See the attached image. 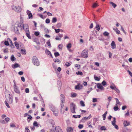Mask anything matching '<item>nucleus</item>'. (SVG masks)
I'll use <instances>...</instances> for the list:
<instances>
[{
	"label": "nucleus",
	"instance_id": "nucleus-43",
	"mask_svg": "<svg viewBox=\"0 0 132 132\" xmlns=\"http://www.w3.org/2000/svg\"><path fill=\"white\" fill-rule=\"evenodd\" d=\"M53 112L54 113V114L55 116H58V114L57 112L55 111H53Z\"/></svg>",
	"mask_w": 132,
	"mask_h": 132
},
{
	"label": "nucleus",
	"instance_id": "nucleus-36",
	"mask_svg": "<svg viewBox=\"0 0 132 132\" xmlns=\"http://www.w3.org/2000/svg\"><path fill=\"white\" fill-rule=\"evenodd\" d=\"M110 87L113 90H114L115 88H116V86L114 85H111Z\"/></svg>",
	"mask_w": 132,
	"mask_h": 132
},
{
	"label": "nucleus",
	"instance_id": "nucleus-12",
	"mask_svg": "<svg viewBox=\"0 0 132 132\" xmlns=\"http://www.w3.org/2000/svg\"><path fill=\"white\" fill-rule=\"evenodd\" d=\"M123 125L125 127H126L129 125L130 122L126 120H125L123 121Z\"/></svg>",
	"mask_w": 132,
	"mask_h": 132
},
{
	"label": "nucleus",
	"instance_id": "nucleus-54",
	"mask_svg": "<svg viewBox=\"0 0 132 132\" xmlns=\"http://www.w3.org/2000/svg\"><path fill=\"white\" fill-rule=\"evenodd\" d=\"M5 104L6 105V106L8 108H10V106L9 105L8 103L6 101H5Z\"/></svg>",
	"mask_w": 132,
	"mask_h": 132
},
{
	"label": "nucleus",
	"instance_id": "nucleus-39",
	"mask_svg": "<svg viewBox=\"0 0 132 132\" xmlns=\"http://www.w3.org/2000/svg\"><path fill=\"white\" fill-rule=\"evenodd\" d=\"M95 28L98 31H99L100 29V27L98 25H96L95 27Z\"/></svg>",
	"mask_w": 132,
	"mask_h": 132
},
{
	"label": "nucleus",
	"instance_id": "nucleus-42",
	"mask_svg": "<svg viewBox=\"0 0 132 132\" xmlns=\"http://www.w3.org/2000/svg\"><path fill=\"white\" fill-rule=\"evenodd\" d=\"M91 122L90 121H89L88 122V126L89 127L92 128V126L91 125Z\"/></svg>",
	"mask_w": 132,
	"mask_h": 132
},
{
	"label": "nucleus",
	"instance_id": "nucleus-21",
	"mask_svg": "<svg viewBox=\"0 0 132 132\" xmlns=\"http://www.w3.org/2000/svg\"><path fill=\"white\" fill-rule=\"evenodd\" d=\"M113 29L116 31V33L118 34H120V31L117 28H116L115 29L113 28Z\"/></svg>",
	"mask_w": 132,
	"mask_h": 132
},
{
	"label": "nucleus",
	"instance_id": "nucleus-2",
	"mask_svg": "<svg viewBox=\"0 0 132 132\" xmlns=\"http://www.w3.org/2000/svg\"><path fill=\"white\" fill-rule=\"evenodd\" d=\"M32 63L35 65L38 66L39 65L40 63L38 58L35 56H33L32 58Z\"/></svg>",
	"mask_w": 132,
	"mask_h": 132
},
{
	"label": "nucleus",
	"instance_id": "nucleus-14",
	"mask_svg": "<svg viewBox=\"0 0 132 132\" xmlns=\"http://www.w3.org/2000/svg\"><path fill=\"white\" fill-rule=\"evenodd\" d=\"M45 52L46 54L48 55H50L51 57L52 58H53V57L52 55L51 52L50 51L46 49L45 50Z\"/></svg>",
	"mask_w": 132,
	"mask_h": 132
},
{
	"label": "nucleus",
	"instance_id": "nucleus-40",
	"mask_svg": "<svg viewBox=\"0 0 132 132\" xmlns=\"http://www.w3.org/2000/svg\"><path fill=\"white\" fill-rule=\"evenodd\" d=\"M73 117L74 118H80L81 117V116L80 115H73Z\"/></svg>",
	"mask_w": 132,
	"mask_h": 132
},
{
	"label": "nucleus",
	"instance_id": "nucleus-57",
	"mask_svg": "<svg viewBox=\"0 0 132 132\" xmlns=\"http://www.w3.org/2000/svg\"><path fill=\"white\" fill-rule=\"evenodd\" d=\"M55 39L56 40H60L61 39V38L59 36H57L55 38Z\"/></svg>",
	"mask_w": 132,
	"mask_h": 132
},
{
	"label": "nucleus",
	"instance_id": "nucleus-19",
	"mask_svg": "<svg viewBox=\"0 0 132 132\" xmlns=\"http://www.w3.org/2000/svg\"><path fill=\"white\" fill-rule=\"evenodd\" d=\"M21 51L22 54H23L25 55L26 54V51L25 49H22L21 50Z\"/></svg>",
	"mask_w": 132,
	"mask_h": 132
},
{
	"label": "nucleus",
	"instance_id": "nucleus-10",
	"mask_svg": "<svg viewBox=\"0 0 132 132\" xmlns=\"http://www.w3.org/2000/svg\"><path fill=\"white\" fill-rule=\"evenodd\" d=\"M55 130L57 132H63L61 128L58 126L55 127Z\"/></svg>",
	"mask_w": 132,
	"mask_h": 132
},
{
	"label": "nucleus",
	"instance_id": "nucleus-16",
	"mask_svg": "<svg viewBox=\"0 0 132 132\" xmlns=\"http://www.w3.org/2000/svg\"><path fill=\"white\" fill-rule=\"evenodd\" d=\"M67 132H73V129L71 127H68L67 129Z\"/></svg>",
	"mask_w": 132,
	"mask_h": 132
},
{
	"label": "nucleus",
	"instance_id": "nucleus-46",
	"mask_svg": "<svg viewBox=\"0 0 132 132\" xmlns=\"http://www.w3.org/2000/svg\"><path fill=\"white\" fill-rule=\"evenodd\" d=\"M3 50L4 53H6L8 52V49L7 48H5L3 49Z\"/></svg>",
	"mask_w": 132,
	"mask_h": 132
},
{
	"label": "nucleus",
	"instance_id": "nucleus-48",
	"mask_svg": "<svg viewBox=\"0 0 132 132\" xmlns=\"http://www.w3.org/2000/svg\"><path fill=\"white\" fill-rule=\"evenodd\" d=\"M4 44L5 45L8 46L9 45V42L7 41H5L4 43Z\"/></svg>",
	"mask_w": 132,
	"mask_h": 132
},
{
	"label": "nucleus",
	"instance_id": "nucleus-7",
	"mask_svg": "<svg viewBox=\"0 0 132 132\" xmlns=\"http://www.w3.org/2000/svg\"><path fill=\"white\" fill-rule=\"evenodd\" d=\"M75 105L73 103H72L70 106V109L71 112L73 113H75Z\"/></svg>",
	"mask_w": 132,
	"mask_h": 132
},
{
	"label": "nucleus",
	"instance_id": "nucleus-5",
	"mask_svg": "<svg viewBox=\"0 0 132 132\" xmlns=\"http://www.w3.org/2000/svg\"><path fill=\"white\" fill-rule=\"evenodd\" d=\"M88 51L87 50L85 49L83 51L81 54V56L82 57L87 58L88 57Z\"/></svg>",
	"mask_w": 132,
	"mask_h": 132
},
{
	"label": "nucleus",
	"instance_id": "nucleus-8",
	"mask_svg": "<svg viewBox=\"0 0 132 132\" xmlns=\"http://www.w3.org/2000/svg\"><path fill=\"white\" fill-rule=\"evenodd\" d=\"M13 87L14 91L16 93L19 94L20 92L18 89L17 86H16L15 83H14L13 86Z\"/></svg>",
	"mask_w": 132,
	"mask_h": 132
},
{
	"label": "nucleus",
	"instance_id": "nucleus-59",
	"mask_svg": "<svg viewBox=\"0 0 132 132\" xmlns=\"http://www.w3.org/2000/svg\"><path fill=\"white\" fill-rule=\"evenodd\" d=\"M113 109L115 111H117L118 110L119 108L118 106H114V107Z\"/></svg>",
	"mask_w": 132,
	"mask_h": 132
},
{
	"label": "nucleus",
	"instance_id": "nucleus-52",
	"mask_svg": "<svg viewBox=\"0 0 132 132\" xmlns=\"http://www.w3.org/2000/svg\"><path fill=\"white\" fill-rule=\"evenodd\" d=\"M55 31L56 33H58L60 31V29H55Z\"/></svg>",
	"mask_w": 132,
	"mask_h": 132
},
{
	"label": "nucleus",
	"instance_id": "nucleus-61",
	"mask_svg": "<svg viewBox=\"0 0 132 132\" xmlns=\"http://www.w3.org/2000/svg\"><path fill=\"white\" fill-rule=\"evenodd\" d=\"M25 92L26 93H29V89L28 88H26L25 90Z\"/></svg>",
	"mask_w": 132,
	"mask_h": 132
},
{
	"label": "nucleus",
	"instance_id": "nucleus-15",
	"mask_svg": "<svg viewBox=\"0 0 132 132\" xmlns=\"http://www.w3.org/2000/svg\"><path fill=\"white\" fill-rule=\"evenodd\" d=\"M26 32V36L29 39H31V37L30 35L29 31H27Z\"/></svg>",
	"mask_w": 132,
	"mask_h": 132
},
{
	"label": "nucleus",
	"instance_id": "nucleus-4",
	"mask_svg": "<svg viewBox=\"0 0 132 132\" xmlns=\"http://www.w3.org/2000/svg\"><path fill=\"white\" fill-rule=\"evenodd\" d=\"M11 9L17 12H20L21 11V8L20 6H15L14 5H12L11 7Z\"/></svg>",
	"mask_w": 132,
	"mask_h": 132
},
{
	"label": "nucleus",
	"instance_id": "nucleus-13",
	"mask_svg": "<svg viewBox=\"0 0 132 132\" xmlns=\"http://www.w3.org/2000/svg\"><path fill=\"white\" fill-rule=\"evenodd\" d=\"M111 47L112 48L114 49L116 48V44L114 41H113L111 43Z\"/></svg>",
	"mask_w": 132,
	"mask_h": 132
},
{
	"label": "nucleus",
	"instance_id": "nucleus-62",
	"mask_svg": "<svg viewBox=\"0 0 132 132\" xmlns=\"http://www.w3.org/2000/svg\"><path fill=\"white\" fill-rule=\"evenodd\" d=\"M97 101V99L96 98H93V102H96Z\"/></svg>",
	"mask_w": 132,
	"mask_h": 132
},
{
	"label": "nucleus",
	"instance_id": "nucleus-51",
	"mask_svg": "<svg viewBox=\"0 0 132 132\" xmlns=\"http://www.w3.org/2000/svg\"><path fill=\"white\" fill-rule=\"evenodd\" d=\"M57 20V19L56 18H53L52 20V22L53 23H54Z\"/></svg>",
	"mask_w": 132,
	"mask_h": 132
},
{
	"label": "nucleus",
	"instance_id": "nucleus-11",
	"mask_svg": "<svg viewBox=\"0 0 132 132\" xmlns=\"http://www.w3.org/2000/svg\"><path fill=\"white\" fill-rule=\"evenodd\" d=\"M64 96L63 94H61L60 95V99L61 100V102H64Z\"/></svg>",
	"mask_w": 132,
	"mask_h": 132
},
{
	"label": "nucleus",
	"instance_id": "nucleus-37",
	"mask_svg": "<svg viewBox=\"0 0 132 132\" xmlns=\"http://www.w3.org/2000/svg\"><path fill=\"white\" fill-rule=\"evenodd\" d=\"M100 129L101 130H106L105 127L104 126H103L101 127Z\"/></svg>",
	"mask_w": 132,
	"mask_h": 132
},
{
	"label": "nucleus",
	"instance_id": "nucleus-29",
	"mask_svg": "<svg viewBox=\"0 0 132 132\" xmlns=\"http://www.w3.org/2000/svg\"><path fill=\"white\" fill-rule=\"evenodd\" d=\"M71 97H76L77 96V94L75 93H71Z\"/></svg>",
	"mask_w": 132,
	"mask_h": 132
},
{
	"label": "nucleus",
	"instance_id": "nucleus-9",
	"mask_svg": "<svg viewBox=\"0 0 132 132\" xmlns=\"http://www.w3.org/2000/svg\"><path fill=\"white\" fill-rule=\"evenodd\" d=\"M97 87L98 89H100L101 90H104V88L103 87L102 85L100 84H98L97 85Z\"/></svg>",
	"mask_w": 132,
	"mask_h": 132
},
{
	"label": "nucleus",
	"instance_id": "nucleus-41",
	"mask_svg": "<svg viewBox=\"0 0 132 132\" xmlns=\"http://www.w3.org/2000/svg\"><path fill=\"white\" fill-rule=\"evenodd\" d=\"M83 127L84 126L83 125L80 124L78 126V127L79 129H81L83 128Z\"/></svg>",
	"mask_w": 132,
	"mask_h": 132
},
{
	"label": "nucleus",
	"instance_id": "nucleus-18",
	"mask_svg": "<svg viewBox=\"0 0 132 132\" xmlns=\"http://www.w3.org/2000/svg\"><path fill=\"white\" fill-rule=\"evenodd\" d=\"M26 13L28 15V16H32V15L30 11L27 10L26 11Z\"/></svg>",
	"mask_w": 132,
	"mask_h": 132
},
{
	"label": "nucleus",
	"instance_id": "nucleus-63",
	"mask_svg": "<svg viewBox=\"0 0 132 132\" xmlns=\"http://www.w3.org/2000/svg\"><path fill=\"white\" fill-rule=\"evenodd\" d=\"M46 22L47 23H48L50 22V20L49 19H47L46 20Z\"/></svg>",
	"mask_w": 132,
	"mask_h": 132
},
{
	"label": "nucleus",
	"instance_id": "nucleus-45",
	"mask_svg": "<svg viewBox=\"0 0 132 132\" xmlns=\"http://www.w3.org/2000/svg\"><path fill=\"white\" fill-rule=\"evenodd\" d=\"M19 65L17 64V63H15L14 65V68H17L18 67H19Z\"/></svg>",
	"mask_w": 132,
	"mask_h": 132
},
{
	"label": "nucleus",
	"instance_id": "nucleus-20",
	"mask_svg": "<svg viewBox=\"0 0 132 132\" xmlns=\"http://www.w3.org/2000/svg\"><path fill=\"white\" fill-rule=\"evenodd\" d=\"M107 113L108 112L107 111L105 112L102 116L103 119L104 120H105V119L106 115Z\"/></svg>",
	"mask_w": 132,
	"mask_h": 132
},
{
	"label": "nucleus",
	"instance_id": "nucleus-24",
	"mask_svg": "<svg viewBox=\"0 0 132 132\" xmlns=\"http://www.w3.org/2000/svg\"><path fill=\"white\" fill-rule=\"evenodd\" d=\"M115 100H116V105H117V104H119V105H121V104H120V102H119L118 99L117 98H115Z\"/></svg>",
	"mask_w": 132,
	"mask_h": 132
},
{
	"label": "nucleus",
	"instance_id": "nucleus-25",
	"mask_svg": "<svg viewBox=\"0 0 132 132\" xmlns=\"http://www.w3.org/2000/svg\"><path fill=\"white\" fill-rule=\"evenodd\" d=\"M33 125L34 126H36L37 127H38V124L37 122V121H34Z\"/></svg>",
	"mask_w": 132,
	"mask_h": 132
},
{
	"label": "nucleus",
	"instance_id": "nucleus-38",
	"mask_svg": "<svg viewBox=\"0 0 132 132\" xmlns=\"http://www.w3.org/2000/svg\"><path fill=\"white\" fill-rule=\"evenodd\" d=\"M9 95H10L9 100L11 102V103H12L13 101L12 97V96L11 97L10 94H9Z\"/></svg>",
	"mask_w": 132,
	"mask_h": 132
},
{
	"label": "nucleus",
	"instance_id": "nucleus-33",
	"mask_svg": "<svg viewBox=\"0 0 132 132\" xmlns=\"http://www.w3.org/2000/svg\"><path fill=\"white\" fill-rule=\"evenodd\" d=\"M80 103L81 104V105L82 106H85V104L84 102L82 101H81L80 102Z\"/></svg>",
	"mask_w": 132,
	"mask_h": 132
},
{
	"label": "nucleus",
	"instance_id": "nucleus-30",
	"mask_svg": "<svg viewBox=\"0 0 132 132\" xmlns=\"http://www.w3.org/2000/svg\"><path fill=\"white\" fill-rule=\"evenodd\" d=\"M76 74L78 75H83L81 71H78L76 72Z\"/></svg>",
	"mask_w": 132,
	"mask_h": 132
},
{
	"label": "nucleus",
	"instance_id": "nucleus-32",
	"mask_svg": "<svg viewBox=\"0 0 132 132\" xmlns=\"http://www.w3.org/2000/svg\"><path fill=\"white\" fill-rule=\"evenodd\" d=\"M11 60L12 61H14L16 59L14 57L13 55L11 56Z\"/></svg>",
	"mask_w": 132,
	"mask_h": 132
},
{
	"label": "nucleus",
	"instance_id": "nucleus-1",
	"mask_svg": "<svg viewBox=\"0 0 132 132\" xmlns=\"http://www.w3.org/2000/svg\"><path fill=\"white\" fill-rule=\"evenodd\" d=\"M20 27L21 30H24L25 32L27 31H29V27L28 25L27 24H23V21H21L20 22Z\"/></svg>",
	"mask_w": 132,
	"mask_h": 132
},
{
	"label": "nucleus",
	"instance_id": "nucleus-49",
	"mask_svg": "<svg viewBox=\"0 0 132 132\" xmlns=\"http://www.w3.org/2000/svg\"><path fill=\"white\" fill-rule=\"evenodd\" d=\"M62 45L61 44H59V45L58 47L59 49L61 50L62 49Z\"/></svg>",
	"mask_w": 132,
	"mask_h": 132
},
{
	"label": "nucleus",
	"instance_id": "nucleus-47",
	"mask_svg": "<svg viewBox=\"0 0 132 132\" xmlns=\"http://www.w3.org/2000/svg\"><path fill=\"white\" fill-rule=\"evenodd\" d=\"M39 32L38 31H36L34 33L35 35L36 36H38L39 35Z\"/></svg>",
	"mask_w": 132,
	"mask_h": 132
},
{
	"label": "nucleus",
	"instance_id": "nucleus-64",
	"mask_svg": "<svg viewBox=\"0 0 132 132\" xmlns=\"http://www.w3.org/2000/svg\"><path fill=\"white\" fill-rule=\"evenodd\" d=\"M32 117L30 116V115H29L28 116V117L27 118V119H29L30 120L32 119Z\"/></svg>",
	"mask_w": 132,
	"mask_h": 132
},
{
	"label": "nucleus",
	"instance_id": "nucleus-17",
	"mask_svg": "<svg viewBox=\"0 0 132 132\" xmlns=\"http://www.w3.org/2000/svg\"><path fill=\"white\" fill-rule=\"evenodd\" d=\"M92 117V115L90 114L89 116L87 117H84L82 119V120H86L90 119Z\"/></svg>",
	"mask_w": 132,
	"mask_h": 132
},
{
	"label": "nucleus",
	"instance_id": "nucleus-31",
	"mask_svg": "<svg viewBox=\"0 0 132 132\" xmlns=\"http://www.w3.org/2000/svg\"><path fill=\"white\" fill-rule=\"evenodd\" d=\"M54 55L55 57H56L60 55V54L58 52H56L54 53Z\"/></svg>",
	"mask_w": 132,
	"mask_h": 132
},
{
	"label": "nucleus",
	"instance_id": "nucleus-35",
	"mask_svg": "<svg viewBox=\"0 0 132 132\" xmlns=\"http://www.w3.org/2000/svg\"><path fill=\"white\" fill-rule=\"evenodd\" d=\"M103 35L105 36H108L109 35V33L106 31H105L103 34Z\"/></svg>",
	"mask_w": 132,
	"mask_h": 132
},
{
	"label": "nucleus",
	"instance_id": "nucleus-27",
	"mask_svg": "<svg viewBox=\"0 0 132 132\" xmlns=\"http://www.w3.org/2000/svg\"><path fill=\"white\" fill-rule=\"evenodd\" d=\"M94 77L95 80L99 81L100 80V78L99 77L96 76L95 75H94Z\"/></svg>",
	"mask_w": 132,
	"mask_h": 132
},
{
	"label": "nucleus",
	"instance_id": "nucleus-44",
	"mask_svg": "<svg viewBox=\"0 0 132 132\" xmlns=\"http://www.w3.org/2000/svg\"><path fill=\"white\" fill-rule=\"evenodd\" d=\"M75 67L76 68L78 67V69H79L80 68V65H79L78 64H76L75 65Z\"/></svg>",
	"mask_w": 132,
	"mask_h": 132
},
{
	"label": "nucleus",
	"instance_id": "nucleus-26",
	"mask_svg": "<svg viewBox=\"0 0 132 132\" xmlns=\"http://www.w3.org/2000/svg\"><path fill=\"white\" fill-rule=\"evenodd\" d=\"M110 4L114 8H115L117 6L113 2H110Z\"/></svg>",
	"mask_w": 132,
	"mask_h": 132
},
{
	"label": "nucleus",
	"instance_id": "nucleus-23",
	"mask_svg": "<svg viewBox=\"0 0 132 132\" xmlns=\"http://www.w3.org/2000/svg\"><path fill=\"white\" fill-rule=\"evenodd\" d=\"M14 44L16 48L18 49L19 47V44L16 41L14 42Z\"/></svg>",
	"mask_w": 132,
	"mask_h": 132
},
{
	"label": "nucleus",
	"instance_id": "nucleus-60",
	"mask_svg": "<svg viewBox=\"0 0 132 132\" xmlns=\"http://www.w3.org/2000/svg\"><path fill=\"white\" fill-rule=\"evenodd\" d=\"M87 83L86 81H83L82 84L85 86H87Z\"/></svg>",
	"mask_w": 132,
	"mask_h": 132
},
{
	"label": "nucleus",
	"instance_id": "nucleus-6",
	"mask_svg": "<svg viewBox=\"0 0 132 132\" xmlns=\"http://www.w3.org/2000/svg\"><path fill=\"white\" fill-rule=\"evenodd\" d=\"M83 87V85L80 83H78L77 85L75 86V89L76 90H80L82 89Z\"/></svg>",
	"mask_w": 132,
	"mask_h": 132
},
{
	"label": "nucleus",
	"instance_id": "nucleus-34",
	"mask_svg": "<svg viewBox=\"0 0 132 132\" xmlns=\"http://www.w3.org/2000/svg\"><path fill=\"white\" fill-rule=\"evenodd\" d=\"M47 44L48 45V46L50 47H51V46L50 43V40H49L47 42Z\"/></svg>",
	"mask_w": 132,
	"mask_h": 132
},
{
	"label": "nucleus",
	"instance_id": "nucleus-3",
	"mask_svg": "<svg viewBox=\"0 0 132 132\" xmlns=\"http://www.w3.org/2000/svg\"><path fill=\"white\" fill-rule=\"evenodd\" d=\"M20 23H19V22H16L14 25V31L16 34H20L18 28L20 27Z\"/></svg>",
	"mask_w": 132,
	"mask_h": 132
},
{
	"label": "nucleus",
	"instance_id": "nucleus-50",
	"mask_svg": "<svg viewBox=\"0 0 132 132\" xmlns=\"http://www.w3.org/2000/svg\"><path fill=\"white\" fill-rule=\"evenodd\" d=\"M25 132H30V131L27 128V127H26L25 129Z\"/></svg>",
	"mask_w": 132,
	"mask_h": 132
},
{
	"label": "nucleus",
	"instance_id": "nucleus-28",
	"mask_svg": "<svg viewBox=\"0 0 132 132\" xmlns=\"http://www.w3.org/2000/svg\"><path fill=\"white\" fill-rule=\"evenodd\" d=\"M113 119V120L112 122V123L113 125H114L116 124L115 123L116 122V119L115 117H114Z\"/></svg>",
	"mask_w": 132,
	"mask_h": 132
},
{
	"label": "nucleus",
	"instance_id": "nucleus-58",
	"mask_svg": "<svg viewBox=\"0 0 132 132\" xmlns=\"http://www.w3.org/2000/svg\"><path fill=\"white\" fill-rule=\"evenodd\" d=\"M97 6V4L96 3H94L93 5V8H95Z\"/></svg>",
	"mask_w": 132,
	"mask_h": 132
},
{
	"label": "nucleus",
	"instance_id": "nucleus-55",
	"mask_svg": "<svg viewBox=\"0 0 132 132\" xmlns=\"http://www.w3.org/2000/svg\"><path fill=\"white\" fill-rule=\"evenodd\" d=\"M102 84L103 86H104L106 85V82L105 80H104L102 82Z\"/></svg>",
	"mask_w": 132,
	"mask_h": 132
},
{
	"label": "nucleus",
	"instance_id": "nucleus-22",
	"mask_svg": "<svg viewBox=\"0 0 132 132\" xmlns=\"http://www.w3.org/2000/svg\"><path fill=\"white\" fill-rule=\"evenodd\" d=\"M72 46V45L71 43H68L67 45V47L68 49H70Z\"/></svg>",
	"mask_w": 132,
	"mask_h": 132
},
{
	"label": "nucleus",
	"instance_id": "nucleus-56",
	"mask_svg": "<svg viewBox=\"0 0 132 132\" xmlns=\"http://www.w3.org/2000/svg\"><path fill=\"white\" fill-rule=\"evenodd\" d=\"M5 121L6 122V123H7V122L9 121L10 118H5Z\"/></svg>",
	"mask_w": 132,
	"mask_h": 132
},
{
	"label": "nucleus",
	"instance_id": "nucleus-53",
	"mask_svg": "<svg viewBox=\"0 0 132 132\" xmlns=\"http://www.w3.org/2000/svg\"><path fill=\"white\" fill-rule=\"evenodd\" d=\"M54 61V62H60V60L58 59H55Z\"/></svg>",
	"mask_w": 132,
	"mask_h": 132
}]
</instances>
